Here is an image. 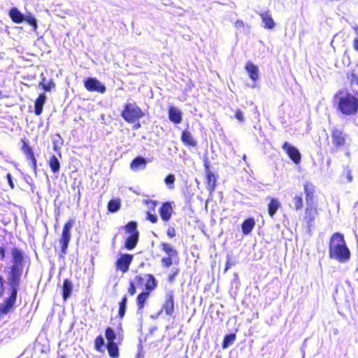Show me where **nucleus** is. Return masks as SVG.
Returning <instances> with one entry per match:
<instances>
[{"mask_svg":"<svg viewBox=\"0 0 358 358\" xmlns=\"http://www.w3.org/2000/svg\"><path fill=\"white\" fill-rule=\"evenodd\" d=\"M125 230L127 232L133 234V233H138L137 231V223L134 221L129 222L125 227Z\"/></svg>","mask_w":358,"mask_h":358,"instance_id":"e433bc0d","label":"nucleus"},{"mask_svg":"<svg viewBox=\"0 0 358 358\" xmlns=\"http://www.w3.org/2000/svg\"><path fill=\"white\" fill-rule=\"evenodd\" d=\"M293 206L296 210H299L303 207V199L301 196H295L293 199Z\"/></svg>","mask_w":358,"mask_h":358,"instance_id":"c9c22d12","label":"nucleus"},{"mask_svg":"<svg viewBox=\"0 0 358 358\" xmlns=\"http://www.w3.org/2000/svg\"><path fill=\"white\" fill-rule=\"evenodd\" d=\"M95 348L98 350H101V349L104 345V339L102 336H99L96 338L95 341Z\"/></svg>","mask_w":358,"mask_h":358,"instance_id":"ea45409f","label":"nucleus"},{"mask_svg":"<svg viewBox=\"0 0 358 358\" xmlns=\"http://www.w3.org/2000/svg\"><path fill=\"white\" fill-rule=\"evenodd\" d=\"M134 280L136 282L137 284H142L144 281V278L141 275H136L135 277Z\"/></svg>","mask_w":358,"mask_h":358,"instance_id":"603ef678","label":"nucleus"},{"mask_svg":"<svg viewBox=\"0 0 358 358\" xmlns=\"http://www.w3.org/2000/svg\"><path fill=\"white\" fill-rule=\"evenodd\" d=\"M73 220H71L64 224L63 227L62 236L59 240L61 245V252L59 257L64 258L67 252L69 241L71 240V229L73 225Z\"/></svg>","mask_w":358,"mask_h":358,"instance_id":"39448f33","label":"nucleus"},{"mask_svg":"<svg viewBox=\"0 0 358 358\" xmlns=\"http://www.w3.org/2000/svg\"><path fill=\"white\" fill-rule=\"evenodd\" d=\"M352 77L354 78V80L352 81L358 83V78L355 75H352Z\"/></svg>","mask_w":358,"mask_h":358,"instance_id":"13d9d810","label":"nucleus"},{"mask_svg":"<svg viewBox=\"0 0 358 358\" xmlns=\"http://www.w3.org/2000/svg\"><path fill=\"white\" fill-rule=\"evenodd\" d=\"M282 149L287 152L289 158L295 163L299 164L301 162V154L299 150L288 142H285L282 145Z\"/></svg>","mask_w":358,"mask_h":358,"instance_id":"6e6552de","label":"nucleus"},{"mask_svg":"<svg viewBox=\"0 0 358 358\" xmlns=\"http://www.w3.org/2000/svg\"><path fill=\"white\" fill-rule=\"evenodd\" d=\"M172 257H170V256H169L167 257H163L162 259V265L166 267H169L170 266H171L173 264Z\"/></svg>","mask_w":358,"mask_h":358,"instance_id":"a19ab883","label":"nucleus"},{"mask_svg":"<svg viewBox=\"0 0 358 358\" xmlns=\"http://www.w3.org/2000/svg\"><path fill=\"white\" fill-rule=\"evenodd\" d=\"M166 234L170 238H173V236H175L176 231L174 227H169L167 229Z\"/></svg>","mask_w":358,"mask_h":358,"instance_id":"49530a36","label":"nucleus"},{"mask_svg":"<svg viewBox=\"0 0 358 358\" xmlns=\"http://www.w3.org/2000/svg\"><path fill=\"white\" fill-rule=\"evenodd\" d=\"M127 297L124 295L120 302L119 303V311L118 315L120 318H123L127 309Z\"/></svg>","mask_w":358,"mask_h":358,"instance_id":"c85d7f7f","label":"nucleus"},{"mask_svg":"<svg viewBox=\"0 0 358 358\" xmlns=\"http://www.w3.org/2000/svg\"><path fill=\"white\" fill-rule=\"evenodd\" d=\"M46 95L43 93L41 94L36 99L34 103V112L36 115H40L43 112V107L46 101Z\"/></svg>","mask_w":358,"mask_h":358,"instance_id":"a211bd4d","label":"nucleus"},{"mask_svg":"<svg viewBox=\"0 0 358 358\" xmlns=\"http://www.w3.org/2000/svg\"><path fill=\"white\" fill-rule=\"evenodd\" d=\"M24 21H26L28 24L32 26L34 29L37 28V20L31 13H28L27 14L24 15Z\"/></svg>","mask_w":358,"mask_h":358,"instance_id":"f704fd0d","label":"nucleus"},{"mask_svg":"<svg viewBox=\"0 0 358 358\" xmlns=\"http://www.w3.org/2000/svg\"><path fill=\"white\" fill-rule=\"evenodd\" d=\"M85 87L90 92H97L104 93L106 92L105 85L95 78H88L85 80Z\"/></svg>","mask_w":358,"mask_h":358,"instance_id":"0eeeda50","label":"nucleus"},{"mask_svg":"<svg viewBox=\"0 0 358 358\" xmlns=\"http://www.w3.org/2000/svg\"><path fill=\"white\" fill-rule=\"evenodd\" d=\"M163 308L167 315H171L174 311V294L170 291L166 294Z\"/></svg>","mask_w":358,"mask_h":358,"instance_id":"9d476101","label":"nucleus"},{"mask_svg":"<svg viewBox=\"0 0 358 358\" xmlns=\"http://www.w3.org/2000/svg\"><path fill=\"white\" fill-rule=\"evenodd\" d=\"M255 224V220L253 218L246 219L242 224V231L245 235L249 234L253 229Z\"/></svg>","mask_w":358,"mask_h":358,"instance_id":"5701e85b","label":"nucleus"},{"mask_svg":"<svg viewBox=\"0 0 358 358\" xmlns=\"http://www.w3.org/2000/svg\"><path fill=\"white\" fill-rule=\"evenodd\" d=\"M11 255L13 265L7 277L9 296L5 299L3 303L0 305V311L3 313H8L16 302L23 271L24 255L22 252L17 248H13L11 250Z\"/></svg>","mask_w":358,"mask_h":358,"instance_id":"f257e3e1","label":"nucleus"},{"mask_svg":"<svg viewBox=\"0 0 358 358\" xmlns=\"http://www.w3.org/2000/svg\"><path fill=\"white\" fill-rule=\"evenodd\" d=\"M329 257L341 263L348 262L350 258V252L344 239L343 235L335 233L332 235L329 247Z\"/></svg>","mask_w":358,"mask_h":358,"instance_id":"f03ea898","label":"nucleus"},{"mask_svg":"<svg viewBox=\"0 0 358 358\" xmlns=\"http://www.w3.org/2000/svg\"><path fill=\"white\" fill-rule=\"evenodd\" d=\"M162 250L170 257H177L178 252L170 244L163 243H162Z\"/></svg>","mask_w":358,"mask_h":358,"instance_id":"7c9ffc66","label":"nucleus"},{"mask_svg":"<svg viewBox=\"0 0 358 358\" xmlns=\"http://www.w3.org/2000/svg\"><path fill=\"white\" fill-rule=\"evenodd\" d=\"M354 29L357 31V34L358 35V28L357 27H354Z\"/></svg>","mask_w":358,"mask_h":358,"instance_id":"680f3d73","label":"nucleus"},{"mask_svg":"<svg viewBox=\"0 0 358 358\" xmlns=\"http://www.w3.org/2000/svg\"><path fill=\"white\" fill-rule=\"evenodd\" d=\"M9 16L15 23H21L24 20V15L15 7L9 10Z\"/></svg>","mask_w":358,"mask_h":358,"instance_id":"6ab92c4d","label":"nucleus"},{"mask_svg":"<svg viewBox=\"0 0 358 358\" xmlns=\"http://www.w3.org/2000/svg\"><path fill=\"white\" fill-rule=\"evenodd\" d=\"M346 177H347V179H348V182H350L352 181V176L351 172H350V170H348Z\"/></svg>","mask_w":358,"mask_h":358,"instance_id":"5fc2aeb1","label":"nucleus"},{"mask_svg":"<svg viewBox=\"0 0 358 358\" xmlns=\"http://www.w3.org/2000/svg\"><path fill=\"white\" fill-rule=\"evenodd\" d=\"M243 159L244 161L246 162L247 157H246L245 155H243Z\"/></svg>","mask_w":358,"mask_h":358,"instance_id":"bf43d9fd","label":"nucleus"},{"mask_svg":"<svg viewBox=\"0 0 358 358\" xmlns=\"http://www.w3.org/2000/svg\"><path fill=\"white\" fill-rule=\"evenodd\" d=\"M181 141L184 143L193 147L196 146L197 144L196 141L193 138L191 133L187 130H185L182 131L181 135Z\"/></svg>","mask_w":358,"mask_h":358,"instance_id":"4be33fe9","label":"nucleus"},{"mask_svg":"<svg viewBox=\"0 0 358 358\" xmlns=\"http://www.w3.org/2000/svg\"><path fill=\"white\" fill-rule=\"evenodd\" d=\"M6 257V250L5 248L3 246L0 247V259H4Z\"/></svg>","mask_w":358,"mask_h":358,"instance_id":"8fccbe9b","label":"nucleus"},{"mask_svg":"<svg viewBox=\"0 0 358 358\" xmlns=\"http://www.w3.org/2000/svg\"><path fill=\"white\" fill-rule=\"evenodd\" d=\"M73 283L69 279H65L63 282L62 287V297L64 301H66L71 295L73 291Z\"/></svg>","mask_w":358,"mask_h":358,"instance_id":"dca6fc26","label":"nucleus"},{"mask_svg":"<svg viewBox=\"0 0 358 358\" xmlns=\"http://www.w3.org/2000/svg\"><path fill=\"white\" fill-rule=\"evenodd\" d=\"M49 165L54 173H57L59 171L60 163L56 156H51L49 159Z\"/></svg>","mask_w":358,"mask_h":358,"instance_id":"cd10ccee","label":"nucleus"},{"mask_svg":"<svg viewBox=\"0 0 358 358\" xmlns=\"http://www.w3.org/2000/svg\"><path fill=\"white\" fill-rule=\"evenodd\" d=\"M331 138L334 145L336 147L343 146L345 143V134L337 128L332 129Z\"/></svg>","mask_w":358,"mask_h":358,"instance_id":"1a4fd4ad","label":"nucleus"},{"mask_svg":"<svg viewBox=\"0 0 358 358\" xmlns=\"http://www.w3.org/2000/svg\"><path fill=\"white\" fill-rule=\"evenodd\" d=\"M107 350L110 357L115 358L119 356V349L116 343H108Z\"/></svg>","mask_w":358,"mask_h":358,"instance_id":"c756f323","label":"nucleus"},{"mask_svg":"<svg viewBox=\"0 0 358 358\" xmlns=\"http://www.w3.org/2000/svg\"><path fill=\"white\" fill-rule=\"evenodd\" d=\"M147 161L146 159L141 156L136 157L135 159H134L131 164H130V168L134 171H137L139 170L144 169L146 166Z\"/></svg>","mask_w":358,"mask_h":358,"instance_id":"4468645a","label":"nucleus"},{"mask_svg":"<svg viewBox=\"0 0 358 358\" xmlns=\"http://www.w3.org/2000/svg\"><path fill=\"white\" fill-rule=\"evenodd\" d=\"M172 214V207L170 203H164L159 209V215L164 221L170 220Z\"/></svg>","mask_w":358,"mask_h":358,"instance_id":"2eb2a0df","label":"nucleus"},{"mask_svg":"<svg viewBox=\"0 0 358 358\" xmlns=\"http://www.w3.org/2000/svg\"><path fill=\"white\" fill-rule=\"evenodd\" d=\"M138 233H133V234H130L129 237L126 239L125 241V247L128 250H132L136 245L138 241Z\"/></svg>","mask_w":358,"mask_h":358,"instance_id":"412c9836","label":"nucleus"},{"mask_svg":"<svg viewBox=\"0 0 358 358\" xmlns=\"http://www.w3.org/2000/svg\"><path fill=\"white\" fill-rule=\"evenodd\" d=\"M120 208V199H111L108 203V209L111 213L117 212Z\"/></svg>","mask_w":358,"mask_h":358,"instance_id":"2f4dec72","label":"nucleus"},{"mask_svg":"<svg viewBox=\"0 0 358 358\" xmlns=\"http://www.w3.org/2000/svg\"><path fill=\"white\" fill-rule=\"evenodd\" d=\"M206 179H207V189L210 192H212L215 187L216 180L214 174L208 171L206 173Z\"/></svg>","mask_w":358,"mask_h":358,"instance_id":"a878e982","label":"nucleus"},{"mask_svg":"<svg viewBox=\"0 0 358 358\" xmlns=\"http://www.w3.org/2000/svg\"><path fill=\"white\" fill-rule=\"evenodd\" d=\"M147 218L152 223H156L158 220V217L155 214H152L150 212L147 213Z\"/></svg>","mask_w":358,"mask_h":358,"instance_id":"37998d69","label":"nucleus"},{"mask_svg":"<svg viewBox=\"0 0 358 358\" xmlns=\"http://www.w3.org/2000/svg\"><path fill=\"white\" fill-rule=\"evenodd\" d=\"M245 69L250 76L253 80L256 81L259 78V69L258 66L253 63L249 62L245 65Z\"/></svg>","mask_w":358,"mask_h":358,"instance_id":"f3484780","label":"nucleus"},{"mask_svg":"<svg viewBox=\"0 0 358 358\" xmlns=\"http://www.w3.org/2000/svg\"><path fill=\"white\" fill-rule=\"evenodd\" d=\"M229 264L227 263V266H226V269H227L229 268Z\"/></svg>","mask_w":358,"mask_h":358,"instance_id":"e2e57ef3","label":"nucleus"},{"mask_svg":"<svg viewBox=\"0 0 358 358\" xmlns=\"http://www.w3.org/2000/svg\"><path fill=\"white\" fill-rule=\"evenodd\" d=\"M353 47L354 48L358 51V39L356 38L353 41Z\"/></svg>","mask_w":358,"mask_h":358,"instance_id":"4d7b16f0","label":"nucleus"},{"mask_svg":"<svg viewBox=\"0 0 358 358\" xmlns=\"http://www.w3.org/2000/svg\"><path fill=\"white\" fill-rule=\"evenodd\" d=\"M140 126H141V125H140V124H139V123H138V124L135 126V127L137 129V128H139V127H140Z\"/></svg>","mask_w":358,"mask_h":358,"instance_id":"052dcab7","label":"nucleus"},{"mask_svg":"<svg viewBox=\"0 0 358 358\" xmlns=\"http://www.w3.org/2000/svg\"><path fill=\"white\" fill-rule=\"evenodd\" d=\"M280 206V203L277 199H271L268 206V214L271 217H273V215L276 213L277 210Z\"/></svg>","mask_w":358,"mask_h":358,"instance_id":"393cba45","label":"nucleus"},{"mask_svg":"<svg viewBox=\"0 0 358 358\" xmlns=\"http://www.w3.org/2000/svg\"><path fill=\"white\" fill-rule=\"evenodd\" d=\"M5 282V280L3 278L1 275H0V287H1V292L0 295H2L3 292V284Z\"/></svg>","mask_w":358,"mask_h":358,"instance_id":"3c124183","label":"nucleus"},{"mask_svg":"<svg viewBox=\"0 0 358 358\" xmlns=\"http://www.w3.org/2000/svg\"><path fill=\"white\" fill-rule=\"evenodd\" d=\"M178 271L176 270L174 273H173L171 275H169V280L170 282H172L174 280L176 275L178 274Z\"/></svg>","mask_w":358,"mask_h":358,"instance_id":"864d4df0","label":"nucleus"},{"mask_svg":"<svg viewBox=\"0 0 358 358\" xmlns=\"http://www.w3.org/2000/svg\"><path fill=\"white\" fill-rule=\"evenodd\" d=\"M27 159L30 161V166L33 169L35 173H36V159L34 157L33 151L26 155Z\"/></svg>","mask_w":358,"mask_h":358,"instance_id":"4c0bfd02","label":"nucleus"},{"mask_svg":"<svg viewBox=\"0 0 358 358\" xmlns=\"http://www.w3.org/2000/svg\"><path fill=\"white\" fill-rule=\"evenodd\" d=\"M6 177H7V180H8V182L9 185L11 187L12 189H13L15 185H14V182L13 181V177H12L11 174L8 173Z\"/></svg>","mask_w":358,"mask_h":358,"instance_id":"09e8293b","label":"nucleus"},{"mask_svg":"<svg viewBox=\"0 0 358 358\" xmlns=\"http://www.w3.org/2000/svg\"><path fill=\"white\" fill-rule=\"evenodd\" d=\"M306 194V203H314L313 194L315 192L314 186L310 182H306L303 185Z\"/></svg>","mask_w":358,"mask_h":358,"instance_id":"aec40b11","label":"nucleus"},{"mask_svg":"<svg viewBox=\"0 0 358 358\" xmlns=\"http://www.w3.org/2000/svg\"><path fill=\"white\" fill-rule=\"evenodd\" d=\"M317 215V209L314 203H306L304 220L308 229L313 226L314 220Z\"/></svg>","mask_w":358,"mask_h":358,"instance_id":"423d86ee","label":"nucleus"},{"mask_svg":"<svg viewBox=\"0 0 358 358\" xmlns=\"http://www.w3.org/2000/svg\"><path fill=\"white\" fill-rule=\"evenodd\" d=\"M169 118L174 124H180L182 120V113L178 107L171 106L169 108Z\"/></svg>","mask_w":358,"mask_h":358,"instance_id":"f8f14e48","label":"nucleus"},{"mask_svg":"<svg viewBox=\"0 0 358 358\" xmlns=\"http://www.w3.org/2000/svg\"><path fill=\"white\" fill-rule=\"evenodd\" d=\"M235 24L236 27H241L244 26V23L242 20H237Z\"/></svg>","mask_w":358,"mask_h":358,"instance_id":"6e6d98bb","label":"nucleus"},{"mask_svg":"<svg viewBox=\"0 0 358 358\" xmlns=\"http://www.w3.org/2000/svg\"><path fill=\"white\" fill-rule=\"evenodd\" d=\"M235 117L237 120L242 122L244 120L243 113L240 110H237L235 114Z\"/></svg>","mask_w":358,"mask_h":358,"instance_id":"de8ad7c7","label":"nucleus"},{"mask_svg":"<svg viewBox=\"0 0 358 358\" xmlns=\"http://www.w3.org/2000/svg\"><path fill=\"white\" fill-rule=\"evenodd\" d=\"M176 180L175 176L173 174H169L164 179L165 183L169 186V189L173 188V184Z\"/></svg>","mask_w":358,"mask_h":358,"instance_id":"58836bf2","label":"nucleus"},{"mask_svg":"<svg viewBox=\"0 0 358 358\" xmlns=\"http://www.w3.org/2000/svg\"><path fill=\"white\" fill-rule=\"evenodd\" d=\"M128 293L133 296L136 293V287H135V285H134V282H132L131 281L130 283H129V287L128 289Z\"/></svg>","mask_w":358,"mask_h":358,"instance_id":"c03bdc74","label":"nucleus"},{"mask_svg":"<svg viewBox=\"0 0 358 358\" xmlns=\"http://www.w3.org/2000/svg\"><path fill=\"white\" fill-rule=\"evenodd\" d=\"M106 338L108 341V343H115L116 338V334L114 330L110 327H107L105 332Z\"/></svg>","mask_w":358,"mask_h":358,"instance_id":"473e14b6","label":"nucleus"},{"mask_svg":"<svg viewBox=\"0 0 358 358\" xmlns=\"http://www.w3.org/2000/svg\"><path fill=\"white\" fill-rule=\"evenodd\" d=\"M121 115L122 118L129 123H134L143 117V112L135 102L127 103L124 105Z\"/></svg>","mask_w":358,"mask_h":358,"instance_id":"20e7f679","label":"nucleus"},{"mask_svg":"<svg viewBox=\"0 0 358 358\" xmlns=\"http://www.w3.org/2000/svg\"><path fill=\"white\" fill-rule=\"evenodd\" d=\"M259 15L262 17L264 28L272 29L275 27V23L269 11H263L259 13Z\"/></svg>","mask_w":358,"mask_h":358,"instance_id":"ddd939ff","label":"nucleus"},{"mask_svg":"<svg viewBox=\"0 0 358 358\" xmlns=\"http://www.w3.org/2000/svg\"><path fill=\"white\" fill-rule=\"evenodd\" d=\"M235 339H236L235 334H231L226 335L223 340L222 348H227L229 345L233 344Z\"/></svg>","mask_w":358,"mask_h":358,"instance_id":"72a5a7b5","label":"nucleus"},{"mask_svg":"<svg viewBox=\"0 0 358 358\" xmlns=\"http://www.w3.org/2000/svg\"><path fill=\"white\" fill-rule=\"evenodd\" d=\"M335 101L338 103V110L344 115H351L358 110V94H350L339 91L335 95Z\"/></svg>","mask_w":358,"mask_h":358,"instance_id":"7ed1b4c3","label":"nucleus"},{"mask_svg":"<svg viewBox=\"0 0 358 358\" xmlns=\"http://www.w3.org/2000/svg\"><path fill=\"white\" fill-rule=\"evenodd\" d=\"M22 149L25 155L32 151L31 148L25 141H23V145Z\"/></svg>","mask_w":358,"mask_h":358,"instance_id":"a18cd8bd","label":"nucleus"},{"mask_svg":"<svg viewBox=\"0 0 358 358\" xmlns=\"http://www.w3.org/2000/svg\"><path fill=\"white\" fill-rule=\"evenodd\" d=\"M62 358H64V357H62Z\"/></svg>","mask_w":358,"mask_h":358,"instance_id":"0e129e2a","label":"nucleus"},{"mask_svg":"<svg viewBox=\"0 0 358 358\" xmlns=\"http://www.w3.org/2000/svg\"><path fill=\"white\" fill-rule=\"evenodd\" d=\"M133 259V255L125 254L122 255L117 261V268L122 272H127L129 268V265Z\"/></svg>","mask_w":358,"mask_h":358,"instance_id":"9b49d317","label":"nucleus"},{"mask_svg":"<svg viewBox=\"0 0 358 358\" xmlns=\"http://www.w3.org/2000/svg\"><path fill=\"white\" fill-rule=\"evenodd\" d=\"M149 295H150L149 292H143L140 294L138 295L137 299H136V303H137L138 311H141L143 308Z\"/></svg>","mask_w":358,"mask_h":358,"instance_id":"b1692460","label":"nucleus"},{"mask_svg":"<svg viewBox=\"0 0 358 358\" xmlns=\"http://www.w3.org/2000/svg\"><path fill=\"white\" fill-rule=\"evenodd\" d=\"M145 277L147 278L146 284H145V289H146L147 292H150V291L153 290L157 287V282L156 279L155 278V277L151 274L146 275Z\"/></svg>","mask_w":358,"mask_h":358,"instance_id":"bb28decb","label":"nucleus"},{"mask_svg":"<svg viewBox=\"0 0 358 358\" xmlns=\"http://www.w3.org/2000/svg\"><path fill=\"white\" fill-rule=\"evenodd\" d=\"M42 85V87L45 91H50L52 87L55 86V84L52 82L48 83V84L45 83V79L40 83Z\"/></svg>","mask_w":358,"mask_h":358,"instance_id":"79ce46f5","label":"nucleus"}]
</instances>
